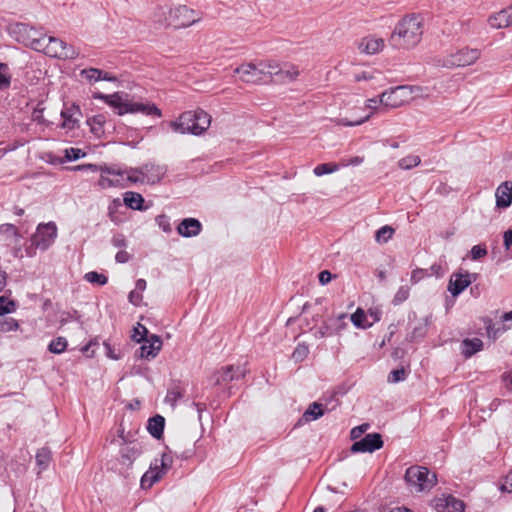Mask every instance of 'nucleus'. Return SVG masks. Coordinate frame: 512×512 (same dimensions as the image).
Masks as SVG:
<instances>
[{"label": "nucleus", "instance_id": "1", "mask_svg": "<svg viewBox=\"0 0 512 512\" xmlns=\"http://www.w3.org/2000/svg\"><path fill=\"white\" fill-rule=\"evenodd\" d=\"M151 20L158 28L174 27L175 29H180L198 22L200 15L186 5L172 7L165 4L155 7Z\"/></svg>", "mask_w": 512, "mask_h": 512}, {"label": "nucleus", "instance_id": "2", "mask_svg": "<svg viewBox=\"0 0 512 512\" xmlns=\"http://www.w3.org/2000/svg\"><path fill=\"white\" fill-rule=\"evenodd\" d=\"M422 35L423 18L418 14H409L395 26L389 44L396 49H410L420 43Z\"/></svg>", "mask_w": 512, "mask_h": 512}, {"label": "nucleus", "instance_id": "3", "mask_svg": "<svg viewBox=\"0 0 512 512\" xmlns=\"http://www.w3.org/2000/svg\"><path fill=\"white\" fill-rule=\"evenodd\" d=\"M95 99H101L108 105L117 109L119 115L127 113H141L146 116H152L156 118L162 117L161 110L151 102H139L128 98L127 95L122 96L119 93L111 95H105L102 93H95L93 96Z\"/></svg>", "mask_w": 512, "mask_h": 512}, {"label": "nucleus", "instance_id": "4", "mask_svg": "<svg viewBox=\"0 0 512 512\" xmlns=\"http://www.w3.org/2000/svg\"><path fill=\"white\" fill-rule=\"evenodd\" d=\"M211 123V116L204 110L183 112L175 121L170 122L171 129L179 134L200 135Z\"/></svg>", "mask_w": 512, "mask_h": 512}, {"label": "nucleus", "instance_id": "5", "mask_svg": "<svg viewBox=\"0 0 512 512\" xmlns=\"http://www.w3.org/2000/svg\"><path fill=\"white\" fill-rule=\"evenodd\" d=\"M9 33L17 42L36 51L44 50L46 46V35L25 23L11 25Z\"/></svg>", "mask_w": 512, "mask_h": 512}, {"label": "nucleus", "instance_id": "6", "mask_svg": "<svg viewBox=\"0 0 512 512\" xmlns=\"http://www.w3.org/2000/svg\"><path fill=\"white\" fill-rule=\"evenodd\" d=\"M405 481L413 492H424L432 489L437 482L436 475L426 467L411 466L405 472Z\"/></svg>", "mask_w": 512, "mask_h": 512}, {"label": "nucleus", "instance_id": "7", "mask_svg": "<svg viewBox=\"0 0 512 512\" xmlns=\"http://www.w3.org/2000/svg\"><path fill=\"white\" fill-rule=\"evenodd\" d=\"M269 61H261L258 64L244 63L234 69L240 80L245 83L259 84L269 80Z\"/></svg>", "mask_w": 512, "mask_h": 512}, {"label": "nucleus", "instance_id": "8", "mask_svg": "<svg viewBox=\"0 0 512 512\" xmlns=\"http://www.w3.org/2000/svg\"><path fill=\"white\" fill-rule=\"evenodd\" d=\"M173 457L170 453H163L160 459H155L149 470L141 478V486L149 488L159 481L171 468Z\"/></svg>", "mask_w": 512, "mask_h": 512}, {"label": "nucleus", "instance_id": "9", "mask_svg": "<svg viewBox=\"0 0 512 512\" xmlns=\"http://www.w3.org/2000/svg\"><path fill=\"white\" fill-rule=\"evenodd\" d=\"M58 235V229L54 222L40 223L35 233L31 236L34 239V244L41 251H46L53 245Z\"/></svg>", "mask_w": 512, "mask_h": 512}, {"label": "nucleus", "instance_id": "10", "mask_svg": "<svg viewBox=\"0 0 512 512\" xmlns=\"http://www.w3.org/2000/svg\"><path fill=\"white\" fill-rule=\"evenodd\" d=\"M481 52L476 48H462L451 53L444 61L446 67H465L474 64L480 57Z\"/></svg>", "mask_w": 512, "mask_h": 512}, {"label": "nucleus", "instance_id": "11", "mask_svg": "<svg viewBox=\"0 0 512 512\" xmlns=\"http://www.w3.org/2000/svg\"><path fill=\"white\" fill-rule=\"evenodd\" d=\"M411 89L408 86H397L385 91L380 96V104L388 108H397L408 100Z\"/></svg>", "mask_w": 512, "mask_h": 512}, {"label": "nucleus", "instance_id": "12", "mask_svg": "<svg viewBox=\"0 0 512 512\" xmlns=\"http://www.w3.org/2000/svg\"><path fill=\"white\" fill-rule=\"evenodd\" d=\"M299 75V70L296 66L285 64L280 66L276 62L269 61L268 78L277 83H289L294 81Z\"/></svg>", "mask_w": 512, "mask_h": 512}, {"label": "nucleus", "instance_id": "13", "mask_svg": "<svg viewBox=\"0 0 512 512\" xmlns=\"http://www.w3.org/2000/svg\"><path fill=\"white\" fill-rule=\"evenodd\" d=\"M383 446L382 437L379 433H371L364 436L361 440L356 441L351 446L353 453H372Z\"/></svg>", "mask_w": 512, "mask_h": 512}, {"label": "nucleus", "instance_id": "14", "mask_svg": "<svg viewBox=\"0 0 512 512\" xmlns=\"http://www.w3.org/2000/svg\"><path fill=\"white\" fill-rule=\"evenodd\" d=\"M246 369L243 366L227 365L218 370L212 377L215 385H221L244 377Z\"/></svg>", "mask_w": 512, "mask_h": 512}, {"label": "nucleus", "instance_id": "15", "mask_svg": "<svg viewBox=\"0 0 512 512\" xmlns=\"http://www.w3.org/2000/svg\"><path fill=\"white\" fill-rule=\"evenodd\" d=\"M476 275L465 273H453L448 283V291L454 296L461 294L475 280Z\"/></svg>", "mask_w": 512, "mask_h": 512}, {"label": "nucleus", "instance_id": "16", "mask_svg": "<svg viewBox=\"0 0 512 512\" xmlns=\"http://www.w3.org/2000/svg\"><path fill=\"white\" fill-rule=\"evenodd\" d=\"M141 343L139 356L145 359L155 358L162 348V340L156 334H152Z\"/></svg>", "mask_w": 512, "mask_h": 512}, {"label": "nucleus", "instance_id": "17", "mask_svg": "<svg viewBox=\"0 0 512 512\" xmlns=\"http://www.w3.org/2000/svg\"><path fill=\"white\" fill-rule=\"evenodd\" d=\"M144 181L147 184L159 183L167 172L164 165L154 163H146L142 165Z\"/></svg>", "mask_w": 512, "mask_h": 512}, {"label": "nucleus", "instance_id": "18", "mask_svg": "<svg viewBox=\"0 0 512 512\" xmlns=\"http://www.w3.org/2000/svg\"><path fill=\"white\" fill-rule=\"evenodd\" d=\"M179 235L190 238L199 235L202 231V224L196 218H185L177 226Z\"/></svg>", "mask_w": 512, "mask_h": 512}, {"label": "nucleus", "instance_id": "19", "mask_svg": "<svg viewBox=\"0 0 512 512\" xmlns=\"http://www.w3.org/2000/svg\"><path fill=\"white\" fill-rule=\"evenodd\" d=\"M436 507L437 512H465L464 502L452 495L439 498Z\"/></svg>", "mask_w": 512, "mask_h": 512}, {"label": "nucleus", "instance_id": "20", "mask_svg": "<svg viewBox=\"0 0 512 512\" xmlns=\"http://www.w3.org/2000/svg\"><path fill=\"white\" fill-rule=\"evenodd\" d=\"M496 206L507 208L512 203V182L505 181L496 189Z\"/></svg>", "mask_w": 512, "mask_h": 512}, {"label": "nucleus", "instance_id": "21", "mask_svg": "<svg viewBox=\"0 0 512 512\" xmlns=\"http://www.w3.org/2000/svg\"><path fill=\"white\" fill-rule=\"evenodd\" d=\"M81 111L78 106L73 105L61 111V117L63 119L62 127L65 129L72 130L78 127Z\"/></svg>", "mask_w": 512, "mask_h": 512}, {"label": "nucleus", "instance_id": "22", "mask_svg": "<svg viewBox=\"0 0 512 512\" xmlns=\"http://www.w3.org/2000/svg\"><path fill=\"white\" fill-rule=\"evenodd\" d=\"M384 47V40L375 36L363 38L359 43V49L367 54H376Z\"/></svg>", "mask_w": 512, "mask_h": 512}, {"label": "nucleus", "instance_id": "23", "mask_svg": "<svg viewBox=\"0 0 512 512\" xmlns=\"http://www.w3.org/2000/svg\"><path fill=\"white\" fill-rule=\"evenodd\" d=\"M488 23L492 28L501 29L512 25L510 12L508 8L503 9L488 18Z\"/></svg>", "mask_w": 512, "mask_h": 512}, {"label": "nucleus", "instance_id": "24", "mask_svg": "<svg viewBox=\"0 0 512 512\" xmlns=\"http://www.w3.org/2000/svg\"><path fill=\"white\" fill-rule=\"evenodd\" d=\"M50 42L53 44H58L61 46V49L58 51V58L63 59H75L79 56V50L74 46L64 42L63 40L50 36Z\"/></svg>", "mask_w": 512, "mask_h": 512}, {"label": "nucleus", "instance_id": "25", "mask_svg": "<svg viewBox=\"0 0 512 512\" xmlns=\"http://www.w3.org/2000/svg\"><path fill=\"white\" fill-rule=\"evenodd\" d=\"M483 349V341L479 338L464 339L461 342V353L465 358H469Z\"/></svg>", "mask_w": 512, "mask_h": 512}, {"label": "nucleus", "instance_id": "26", "mask_svg": "<svg viewBox=\"0 0 512 512\" xmlns=\"http://www.w3.org/2000/svg\"><path fill=\"white\" fill-rule=\"evenodd\" d=\"M123 201L124 204L132 210L142 211L146 209V207L143 206L145 200L140 193L133 191L125 192L123 195Z\"/></svg>", "mask_w": 512, "mask_h": 512}, {"label": "nucleus", "instance_id": "27", "mask_svg": "<svg viewBox=\"0 0 512 512\" xmlns=\"http://www.w3.org/2000/svg\"><path fill=\"white\" fill-rule=\"evenodd\" d=\"M165 419L161 415H155L148 420L147 430L156 439L163 436Z\"/></svg>", "mask_w": 512, "mask_h": 512}, {"label": "nucleus", "instance_id": "28", "mask_svg": "<svg viewBox=\"0 0 512 512\" xmlns=\"http://www.w3.org/2000/svg\"><path fill=\"white\" fill-rule=\"evenodd\" d=\"M324 407L318 402H313L309 405L308 409L304 412L299 420V423H307L313 420H317L324 415Z\"/></svg>", "mask_w": 512, "mask_h": 512}, {"label": "nucleus", "instance_id": "29", "mask_svg": "<svg viewBox=\"0 0 512 512\" xmlns=\"http://www.w3.org/2000/svg\"><path fill=\"white\" fill-rule=\"evenodd\" d=\"M39 249L34 244V239L30 237V240L26 243H24L23 248L22 247H14L13 248V256L15 258L22 259L23 257H29L33 258L36 256V251Z\"/></svg>", "mask_w": 512, "mask_h": 512}, {"label": "nucleus", "instance_id": "30", "mask_svg": "<svg viewBox=\"0 0 512 512\" xmlns=\"http://www.w3.org/2000/svg\"><path fill=\"white\" fill-rule=\"evenodd\" d=\"M141 454V448L138 444L125 445L120 449L122 462H128L130 465Z\"/></svg>", "mask_w": 512, "mask_h": 512}, {"label": "nucleus", "instance_id": "31", "mask_svg": "<svg viewBox=\"0 0 512 512\" xmlns=\"http://www.w3.org/2000/svg\"><path fill=\"white\" fill-rule=\"evenodd\" d=\"M105 123L106 117L103 114L95 115L87 120V124L89 125L91 132L96 137H101L104 134Z\"/></svg>", "mask_w": 512, "mask_h": 512}, {"label": "nucleus", "instance_id": "32", "mask_svg": "<svg viewBox=\"0 0 512 512\" xmlns=\"http://www.w3.org/2000/svg\"><path fill=\"white\" fill-rule=\"evenodd\" d=\"M123 171L125 172V180L127 183V187L130 184L145 183L142 172V166L139 168L123 169Z\"/></svg>", "mask_w": 512, "mask_h": 512}, {"label": "nucleus", "instance_id": "33", "mask_svg": "<svg viewBox=\"0 0 512 512\" xmlns=\"http://www.w3.org/2000/svg\"><path fill=\"white\" fill-rule=\"evenodd\" d=\"M76 170H90L92 172H101L103 174H117V171L114 168L110 167L107 164L97 165V164H82L75 168Z\"/></svg>", "mask_w": 512, "mask_h": 512}, {"label": "nucleus", "instance_id": "34", "mask_svg": "<svg viewBox=\"0 0 512 512\" xmlns=\"http://www.w3.org/2000/svg\"><path fill=\"white\" fill-rule=\"evenodd\" d=\"M67 345V339L65 337L59 336L49 343L48 350L53 354H60L66 350Z\"/></svg>", "mask_w": 512, "mask_h": 512}, {"label": "nucleus", "instance_id": "35", "mask_svg": "<svg viewBox=\"0 0 512 512\" xmlns=\"http://www.w3.org/2000/svg\"><path fill=\"white\" fill-rule=\"evenodd\" d=\"M51 460V452L48 448H41L36 454V463L40 469L44 470L48 467Z\"/></svg>", "mask_w": 512, "mask_h": 512}, {"label": "nucleus", "instance_id": "36", "mask_svg": "<svg viewBox=\"0 0 512 512\" xmlns=\"http://www.w3.org/2000/svg\"><path fill=\"white\" fill-rule=\"evenodd\" d=\"M484 327L487 333V336L491 339H496L500 333H502L505 329L503 328H496L495 324L493 323L492 319L485 317L483 318Z\"/></svg>", "mask_w": 512, "mask_h": 512}, {"label": "nucleus", "instance_id": "37", "mask_svg": "<svg viewBox=\"0 0 512 512\" xmlns=\"http://www.w3.org/2000/svg\"><path fill=\"white\" fill-rule=\"evenodd\" d=\"M84 279L98 286H103L108 282V278L106 275L98 273L96 271H90L84 275Z\"/></svg>", "mask_w": 512, "mask_h": 512}, {"label": "nucleus", "instance_id": "38", "mask_svg": "<svg viewBox=\"0 0 512 512\" xmlns=\"http://www.w3.org/2000/svg\"><path fill=\"white\" fill-rule=\"evenodd\" d=\"M338 170H339V165H337L335 163H323V164L317 165L314 168L313 173L317 177H320V176H323L325 174L334 173V172H336Z\"/></svg>", "mask_w": 512, "mask_h": 512}, {"label": "nucleus", "instance_id": "39", "mask_svg": "<svg viewBox=\"0 0 512 512\" xmlns=\"http://www.w3.org/2000/svg\"><path fill=\"white\" fill-rule=\"evenodd\" d=\"M393 234L394 229L391 226L385 225L376 231L375 240L378 243H386L392 238Z\"/></svg>", "mask_w": 512, "mask_h": 512}, {"label": "nucleus", "instance_id": "40", "mask_svg": "<svg viewBox=\"0 0 512 512\" xmlns=\"http://www.w3.org/2000/svg\"><path fill=\"white\" fill-rule=\"evenodd\" d=\"M421 163V159L417 155H409L398 161V166L401 169L409 170L413 167L418 166Z\"/></svg>", "mask_w": 512, "mask_h": 512}, {"label": "nucleus", "instance_id": "41", "mask_svg": "<svg viewBox=\"0 0 512 512\" xmlns=\"http://www.w3.org/2000/svg\"><path fill=\"white\" fill-rule=\"evenodd\" d=\"M80 74L88 82L95 83L100 81L101 70L98 68H86L81 70Z\"/></svg>", "mask_w": 512, "mask_h": 512}, {"label": "nucleus", "instance_id": "42", "mask_svg": "<svg viewBox=\"0 0 512 512\" xmlns=\"http://www.w3.org/2000/svg\"><path fill=\"white\" fill-rule=\"evenodd\" d=\"M16 309V303L6 296H0V315L9 314Z\"/></svg>", "mask_w": 512, "mask_h": 512}, {"label": "nucleus", "instance_id": "43", "mask_svg": "<svg viewBox=\"0 0 512 512\" xmlns=\"http://www.w3.org/2000/svg\"><path fill=\"white\" fill-rule=\"evenodd\" d=\"M147 335H148V329L144 325L138 323L137 326L134 327V329H133L131 338L133 341H135L137 343H141L146 339Z\"/></svg>", "mask_w": 512, "mask_h": 512}, {"label": "nucleus", "instance_id": "44", "mask_svg": "<svg viewBox=\"0 0 512 512\" xmlns=\"http://www.w3.org/2000/svg\"><path fill=\"white\" fill-rule=\"evenodd\" d=\"M117 171V174H108L112 180H117L121 184L114 185V187L125 188L127 187V183L125 180V172L118 165H109Z\"/></svg>", "mask_w": 512, "mask_h": 512}, {"label": "nucleus", "instance_id": "45", "mask_svg": "<svg viewBox=\"0 0 512 512\" xmlns=\"http://www.w3.org/2000/svg\"><path fill=\"white\" fill-rule=\"evenodd\" d=\"M410 294V288L406 285L399 287L396 294L394 295V298L392 300V303L394 305H400L404 301H406Z\"/></svg>", "mask_w": 512, "mask_h": 512}, {"label": "nucleus", "instance_id": "46", "mask_svg": "<svg viewBox=\"0 0 512 512\" xmlns=\"http://www.w3.org/2000/svg\"><path fill=\"white\" fill-rule=\"evenodd\" d=\"M309 354V349L304 344H298L292 353V358L295 362L303 361Z\"/></svg>", "mask_w": 512, "mask_h": 512}, {"label": "nucleus", "instance_id": "47", "mask_svg": "<svg viewBox=\"0 0 512 512\" xmlns=\"http://www.w3.org/2000/svg\"><path fill=\"white\" fill-rule=\"evenodd\" d=\"M366 315L364 311L360 308H358L352 315H351V321L357 328H366L367 325H365Z\"/></svg>", "mask_w": 512, "mask_h": 512}, {"label": "nucleus", "instance_id": "48", "mask_svg": "<svg viewBox=\"0 0 512 512\" xmlns=\"http://www.w3.org/2000/svg\"><path fill=\"white\" fill-rule=\"evenodd\" d=\"M10 86V76L8 74V66L0 63V89H6Z\"/></svg>", "mask_w": 512, "mask_h": 512}, {"label": "nucleus", "instance_id": "49", "mask_svg": "<svg viewBox=\"0 0 512 512\" xmlns=\"http://www.w3.org/2000/svg\"><path fill=\"white\" fill-rule=\"evenodd\" d=\"M406 379V371L404 368L392 370L388 375V382L397 383Z\"/></svg>", "mask_w": 512, "mask_h": 512}, {"label": "nucleus", "instance_id": "50", "mask_svg": "<svg viewBox=\"0 0 512 512\" xmlns=\"http://www.w3.org/2000/svg\"><path fill=\"white\" fill-rule=\"evenodd\" d=\"M156 223L165 233H170L172 231L170 218L167 215H158L156 217Z\"/></svg>", "mask_w": 512, "mask_h": 512}, {"label": "nucleus", "instance_id": "51", "mask_svg": "<svg viewBox=\"0 0 512 512\" xmlns=\"http://www.w3.org/2000/svg\"><path fill=\"white\" fill-rule=\"evenodd\" d=\"M371 117V114L366 115L365 117H362L357 120H348L347 118H340L338 119L337 123L342 126H358L367 121Z\"/></svg>", "mask_w": 512, "mask_h": 512}, {"label": "nucleus", "instance_id": "52", "mask_svg": "<svg viewBox=\"0 0 512 512\" xmlns=\"http://www.w3.org/2000/svg\"><path fill=\"white\" fill-rule=\"evenodd\" d=\"M120 184L117 180H112L109 175L101 173L98 180V185L102 189L114 187V185Z\"/></svg>", "mask_w": 512, "mask_h": 512}, {"label": "nucleus", "instance_id": "53", "mask_svg": "<svg viewBox=\"0 0 512 512\" xmlns=\"http://www.w3.org/2000/svg\"><path fill=\"white\" fill-rule=\"evenodd\" d=\"M85 155L81 149L78 148H69L65 151V157L68 161H75Z\"/></svg>", "mask_w": 512, "mask_h": 512}, {"label": "nucleus", "instance_id": "54", "mask_svg": "<svg viewBox=\"0 0 512 512\" xmlns=\"http://www.w3.org/2000/svg\"><path fill=\"white\" fill-rule=\"evenodd\" d=\"M0 231L12 235L14 237L15 241H18L21 237L16 226L13 224L7 223V224L1 225Z\"/></svg>", "mask_w": 512, "mask_h": 512}, {"label": "nucleus", "instance_id": "55", "mask_svg": "<svg viewBox=\"0 0 512 512\" xmlns=\"http://www.w3.org/2000/svg\"><path fill=\"white\" fill-rule=\"evenodd\" d=\"M470 254L473 260H478L487 254V249L485 246L475 245L472 247Z\"/></svg>", "mask_w": 512, "mask_h": 512}, {"label": "nucleus", "instance_id": "56", "mask_svg": "<svg viewBox=\"0 0 512 512\" xmlns=\"http://www.w3.org/2000/svg\"><path fill=\"white\" fill-rule=\"evenodd\" d=\"M183 394L179 389H171L168 391L166 395V402L170 403L171 405H175L176 402L182 398Z\"/></svg>", "mask_w": 512, "mask_h": 512}, {"label": "nucleus", "instance_id": "57", "mask_svg": "<svg viewBox=\"0 0 512 512\" xmlns=\"http://www.w3.org/2000/svg\"><path fill=\"white\" fill-rule=\"evenodd\" d=\"M44 49H46V53L50 54L51 56L58 57V51L61 49V46L58 44H53L50 42V37H46V46Z\"/></svg>", "mask_w": 512, "mask_h": 512}, {"label": "nucleus", "instance_id": "58", "mask_svg": "<svg viewBox=\"0 0 512 512\" xmlns=\"http://www.w3.org/2000/svg\"><path fill=\"white\" fill-rule=\"evenodd\" d=\"M18 329V323L15 319L10 318L1 324V330L4 332L14 331Z\"/></svg>", "mask_w": 512, "mask_h": 512}, {"label": "nucleus", "instance_id": "59", "mask_svg": "<svg viewBox=\"0 0 512 512\" xmlns=\"http://www.w3.org/2000/svg\"><path fill=\"white\" fill-rule=\"evenodd\" d=\"M369 428V424H362L360 426H357V427H354L351 432H350V435H351V438L352 439H357L359 438L363 433L366 432V430Z\"/></svg>", "mask_w": 512, "mask_h": 512}, {"label": "nucleus", "instance_id": "60", "mask_svg": "<svg viewBox=\"0 0 512 512\" xmlns=\"http://www.w3.org/2000/svg\"><path fill=\"white\" fill-rule=\"evenodd\" d=\"M79 318V315H78V312L77 311H73V312H64L62 313L61 315V318L59 320L60 324L63 326L65 325L68 321L72 320V319H78Z\"/></svg>", "mask_w": 512, "mask_h": 512}, {"label": "nucleus", "instance_id": "61", "mask_svg": "<svg viewBox=\"0 0 512 512\" xmlns=\"http://www.w3.org/2000/svg\"><path fill=\"white\" fill-rule=\"evenodd\" d=\"M319 282L322 285L328 284L332 279V274L328 270L321 271L318 275Z\"/></svg>", "mask_w": 512, "mask_h": 512}, {"label": "nucleus", "instance_id": "62", "mask_svg": "<svg viewBox=\"0 0 512 512\" xmlns=\"http://www.w3.org/2000/svg\"><path fill=\"white\" fill-rule=\"evenodd\" d=\"M503 491L512 492V470L505 477L504 483L501 486Z\"/></svg>", "mask_w": 512, "mask_h": 512}, {"label": "nucleus", "instance_id": "63", "mask_svg": "<svg viewBox=\"0 0 512 512\" xmlns=\"http://www.w3.org/2000/svg\"><path fill=\"white\" fill-rule=\"evenodd\" d=\"M115 260L118 263H126L130 260V254L127 251L121 250L117 252Z\"/></svg>", "mask_w": 512, "mask_h": 512}, {"label": "nucleus", "instance_id": "64", "mask_svg": "<svg viewBox=\"0 0 512 512\" xmlns=\"http://www.w3.org/2000/svg\"><path fill=\"white\" fill-rule=\"evenodd\" d=\"M503 239L505 248L509 249L512 246V229L504 232Z\"/></svg>", "mask_w": 512, "mask_h": 512}]
</instances>
